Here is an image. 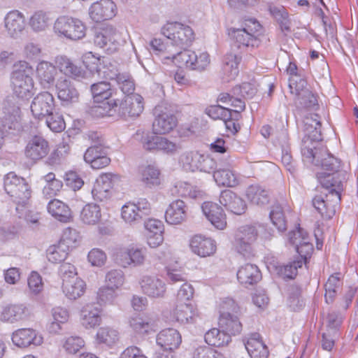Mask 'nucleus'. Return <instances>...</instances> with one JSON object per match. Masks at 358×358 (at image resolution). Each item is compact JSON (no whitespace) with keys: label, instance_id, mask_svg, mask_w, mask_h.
Here are the masks:
<instances>
[{"label":"nucleus","instance_id":"1","mask_svg":"<svg viewBox=\"0 0 358 358\" xmlns=\"http://www.w3.org/2000/svg\"><path fill=\"white\" fill-rule=\"evenodd\" d=\"M264 33L263 25L254 17L243 18L240 28L231 27L227 29L228 37L238 48L259 47Z\"/></svg>","mask_w":358,"mask_h":358},{"label":"nucleus","instance_id":"2","mask_svg":"<svg viewBox=\"0 0 358 358\" xmlns=\"http://www.w3.org/2000/svg\"><path fill=\"white\" fill-rule=\"evenodd\" d=\"M79 242L80 235L76 230L71 227L64 229L59 241L48 248L46 257L48 261L53 264L64 262L69 253L78 246Z\"/></svg>","mask_w":358,"mask_h":358},{"label":"nucleus","instance_id":"3","mask_svg":"<svg viewBox=\"0 0 358 358\" xmlns=\"http://www.w3.org/2000/svg\"><path fill=\"white\" fill-rule=\"evenodd\" d=\"M161 34L169 40L171 44L176 49H185L192 45L195 39L193 29L178 21H168L160 29Z\"/></svg>","mask_w":358,"mask_h":358},{"label":"nucleus","instance_id":"4","mask_svg":"<svg viewBox=\"0 0 358 358\" xmlns=\"http://www.w3.org/2000/svg\"><path fill=\"white\" fill-rule=\"evenodd\" d=\"M14 68L11 76L14 94L22 99L30 97L34 88V69L24 61L18 62L14 65Z\"/></svg>","mask_w":358,"mask_h":358},{"label":"nucleus","instance_id":"5","mask_svg":"<svg viewBox=\"0 0 358 358\" xmlns=\"http://www.w3.org/2000/svg\"><path fill=\"white\" fill-rule=\"evenodd\" d=\"M239 315L240 307L234 300L227 299L222 303L217 324L231 338L243 331V324L240 321Z\"/></svg>","mask_w":358,"mask_h":358},{"label":"nucleus","instance_id":"6","mask_svg":"<svg viewBox=\"0 0 358 358\" xmlns=\"http://www.w3.org/2000/svg\"><path fill=\"white\" fill-rule=\"evenodd\" d=\"M62 289L65 296L76 300L83 296L87 290V284L78 276L76 267L70 264L63 266Z\"/></svg>","mask_w":358,"mask_h":358},{"label":"nucleus","instance_id":"7","mask_svg":"<svg viewBox=\"0 0 358 358\" xmlns=\"http://www.w3.org/2000/svg\"><path fill=\"white\" fill-rule=\"evenodd\" d=\"M53 29L57 36L70 40L81 39L86 34V27L80 19L66 15L59 17Z\"/></svg>","mask_w":358,"mask_h":358},{"label":"nucleus","instance_id":"8","mask_svg":"<svg viewBox=\"0 0 358 358\" xmlns=\"http://www.w3.org/2000/svg\"><path fill=\"white\" fill-rule=\"evenodd\" d=\"M124 42L122 32L115 25L108 24L99 27L95 33L94 43L108 52L118 50Z\"/></svg>","mask_w":358,"mask_h":358},{"label":"nucleus","instance_id":"9","mask_svg":"<svg viewBox=\"0 0 358 358\" xmlns=\"http://www.w3.org/2000/svg\"><path fill=\"white\" fill-rule=\"evenodd\" d=\"M298 234L294 233L293 236L290 237V240L292 243L296 246V250L299 255V257L279 269L280 275L285 279H294L297 275L298 268L302 266L313 251V245L308 242L303 241L298 244L295 241Z\"/></svg>","mask_w":358,"mask_h":358},{"label":"nucleus","instance_id":"10","mask_svg":"<svg viewBox=\"0 0 358 358\" xmlns=\"http://www.w3.org/2000/svg\"><path fill=\"white\" fill-rule=\"evenodd\" d=\"M4 189L18 204H25L31 197V191L28 183L23 178L18 177L13 172L5 176Z\"/></svg>","mask_w":358,"mask_h":358},{"label":"nucleus","instance_id":"11","mask_svg":"<svg viewBox=\"0 0 358 358\" xmlns=\"http://www.w3.org/2000/svg\"><path fill=\"white\" fill-rule=\"evenodd\" d=\"M94 101L99 105L98 108H102L104 115H110V112L118 106L119 99L113 94L110 85L106 82L94 84L91 87Z\"/></svg>","mask_w":358,"mask_h":358},{"label":"nucleus","instance_id":"12","mask_svg":"<svg viewBox=\"0 0 358 358\" xmlns=\"http://www.w3.org/2000/svg\"><path fill=\"white\" fill-rule=\"evenodd\" d=\"M145 261L144 249L134 244L122 248L115 255L116 263L122 268L141 266Z\"/></svg>","mask_w":358,"mask_h":358},{"label":"nucleus","instance_id":"13","mask_svg":"<svg viewBox=\"0 0 358 358\" xmlns=\"http://www.w3.org/2000/svg\"><path fill=\"white\" fill-rule=\"evenodd\" d=\"M120 181V176L113 173H101L95 180L92 194L96 201H102L108 199L112 191Z\"/></svg>","mask_w":358,"mask_h":358},{"label":"nucleus","instance_id":"14","mask_svg":"<svg viewBox=\"0 0 358 358\" xmlns=\"http://www.w3.org/2000/svg\"><path fill=\"white\" fill-rule=\"evenodd\" d=\"M13 344L21 349L31 346H39L43 342L41 334L35 329L29 327L19 328L11 334Z\"/></svg>","mask_w":358,"mask_h":358},{"label":"nucleus","instance_id":"15","mask_svg":"<svg viewBox=\"0 0 358 358\" xmlns=\"http://www.w3.org/2000/svg\"><path fill=\"white\" fill-rule=\"evenodd\" d=\"M49 152L48 141L41 136H34L28 141L24 155L28 162L35 164L45 157Z\"/></svg>","mask_w":358,"mask_h":358},{"label":"nucleus","instance_id":"16","mask_svg":"<svg viewBox=\"0 0 358 358\" xmlns=\"http://www.w3.org/2000/svg\"><path fill=\"white\" fill-rule=\"evenodd\" d=\"M116 4L112 0H99L89 8V16L95 22H101L113 19L117 14Z\"/></svg>","mask_w":358,"mask_h":358},{"label":"nucleus","instance_id":"17","mask_svg":"<svg viewBox=\"0 0 358 358\" xmlns=\"http://www.w3.org/2000/svg\"><path fill=\"white\" fill-rule=\"evenodd\" d=\"M155 118L152 123V131L155 134H166L177 125V118L167 109L157 107L155 110Z\"/></svg>","mask_w":358,"mask_h":358},{"label":"nucleus","instance_id":"18","mask_svg":"<svg viewBox=\"0 0 358 358\" xmlns=\"http://www.w3.org/2000/svg\"><path fill=\"white\" fill-rule=\"evenodd\" d=\"M170 317L180 324H191L196 322L199 317L196 306L192 302H177L170 313Z\"/></svg>","mask_w":358,"mask_h":358},{"label":"nucleus","instance_id":"19","mask_svg":"<svg viewBox=\"0 0 358 358\" xmlns=\"http://www.w3.org/2000/svg\"><path fill=\"white\" fill-rule=\"evenodd\" d=\"M171 256L170 251L161 250L156 253L155 259L161 264H167L165 266V270L166 276L171 282L176 283L185 281V272L181 264L178 261H175L173 264H168V259Z\"/></svg>","mask_w":358,"mask_h":358},{"label":"nucleus","instance_id":"20","mask_svg":"<svg viewBox=\"0 0 358 358\" xmlns=\"http://www.w3.org/2000/svg\"><path fill=\"white\" fill-rule=\"evenodd\" d=\"M138 285L142 292L150 297H162L166 292L165 283L155 275H142L138 280Z\"/></svg>","mask_w":358,"mask_h":358},{"label":"nucleus","instance_id":"21","mask_svg":"<svg viewBox=\"0 0 358 358\" xmlns=\"http://www.w3.org/2000/svg\"><path fill=\"white\" fill-rule=\"evenodd\" d=\"M243 341L250 358H268L269 351L260 334L250 333Z\"/></svg>","mask_w":358,"mask_h":358},{"label":"nucleus","instance_id":"22","mask_svg":"<svg viewBox=\"0 0 358 358\" xmlns=\"http://www.w3.org/2000/svg\"><path fill=\"white\" fill-rule=\"evenodd\" d=\"M150 211V203L142 200L137 203L127 202L122 207V218L127 223H134L141 220L143 215H148Z\"/></svg>","mask_w":358,"mask_h":358},{"label":"nucleus","instance_id":"23","mask_svg":"<svg viewBox=\"0 0 358 358\" xmlns=\"http://www.w3.org/2000/svg\"><path fill=\"white\" fill-rule=\"evenodd\" d=\"M54 108V97L48 92L38 94L34 99L31 105V113L38 119L51 115Z\"/></svg>","mask_w":358,"mask_h":358},{"label":"nucleus","instance_id":"24","mask_svg":"<svg viewBox=\"0 0 358 358\" xmlns=\"http://www.w3.org/2000/svg\"><path fill=\"white\" fill-rule=\"evenodd\" d=\"M145 237L150 248H157L164 242V225L157 219H148L145 222Z\"/></svg>","mask_w":358,"mask_h":358},{"label":"nucleus","instance_id":"25","mask_svg":"<svg viewBox=\"0 0 358 358\" xmlns=\"http://www.w3.org/2000/svg\"><path fill=\"white\" fill-rule=\"evenodd\" d=\"M143 148L148 151H161L166 154H173L180 147L165 137L147 136L142 141Z\"/></svg>","mask_w":358,"mask_h":358},{"label":"nucleus","instance_id":"26","mask_svg":"<svg viewBox=\"0 0 358 358\" xmlns=\"http://www.w3.org/2000/svg\"><path fill=\"white\" fill-rule=\"evenodd\" d=\"M103 310L96 303L86 304L80 310V320L81 324L87 329L99 326L102 321Z\"/></svg>","mask_w":358,"mask_h":358},{"label":"nucleus","instance_id":"27","mask_svg":"<svg viewBox=\"0 0 358 358\" xmlns=\"http://www.w3.org/2000/svg\"><path fill=\"white\" fill-rule=\"evenodd\" d=\"M257 236V231L255 227L245 225L240 227L235 234L236 248L241 252L249 250Z\"/></svg>","mask_w":358,"mask_h":358},{"label":"nucleus","instance_id":"28","mask_svg":"<svg viewBox=\"0 0 358 358\" xmlns=\"http://www.w3.org/2000/svg\"><path fill=\"white\" fill-rule=\"evenodd\" d=\"M156 342L165 351L174 352L182 343V336L178 330L169 328L157 334Z\"/></svg>","mask_w":358,"mask_h":358},{"label":"nucleus","instance_id":"29","mask_svg":"<svg viewBox=\"0 0 358 358\" xmlns=\"http://www.w3.org/2000/svg\"><path fill=\"white\" fill-rule=\"evenodd\" d=\"M201 208L208 220L215 228L222 230L226 227L227 217L221 206L211 201H206Z\"/></svg>","mask_w":358,"mask_h":358},{"label":"nucleus","instance_id":"30","mask_svg":"<svg viewBox=\"0 0 358 358\" xmlns=\"http://www.w3.org/2000/svg\"><path fill=\"white\" fill-rule=\"evenodd\" d=\"M143 99L139 94L124 96V100L118 102V111L124 115L136 117L143 110Z\"/></svg>","mask_w":358,"mask_h":358},{"label":"nucleus","instance_id":"31","mask_svg":"<svg viewBox=\"0 0 358 358\" xmlns=\"http://www.w3.org/2000/svg\"><path fill=\"white\" fill-rule=\"evenodd\" d=\"M317 177L322 187L328 189V194L331 196L334 194L341 195L343 186L341 174L340 173L319 171L317 173Z\"/></svg>","mask_w":358,"mask_h":358},{"label":"nucleus","instance_id":"32","mask_svg":"<svg viewBox=\"0 0 358 358\" xmlns=\"http://www.w3.org/2000/svg\"><path fill=\"white\" fill-rule=\"evenodd\" d=\"M208 158L197 151H190L180 156V163L188 171H206V163Z\"/></svg>","mask_w":358,"mask_h":358},{"label":"nucleus","instance_id":"33","mask_svg":"<svg viewBox=\"0 0 358 358\" xmlns=\"http://www.w3.org/2000/svg\"><path fill=\"white\" fill-rule=\"evenodd\" d=\"M219 201L227 210L236 215L243 214L247 208L245 201L229 189L221 192Z\"/></svg>","mask_w":358,"mask_h":358},{"label":"nucleus","instance_id":"34","mask_svg":"<svg viewBox=\"0 0 358 358\" xmlns=\"http://www.w3.org/2000/svg\"><path fill=\"white\" fill-rule=\"evenodd\" d=\"M190 248L194 253L202 257L213 255L217 250L214 240L201 235H195L192 238Z\"/></svg>","mask_w":358,"mask_h":358},{"label":"nucleus","instance_id":"35","mask_svg":"<svg viewBox=\"0 0 358 358\" xmlns=\"http://www.w3.org/2000/svg\"><path fill=\"white\" fill-rule=\"evenodd\" d=\"M150 51L159 57L162 64L169 65L176 49L171 44L160 38H154L150 43Z\"/></svg>","mask_w":358,"mask_h":358},{"label":"nucleus","instance_id":"36","mask_svg":"<svg viewBox=\"0 0 358 358\" xmlns=\"http://www.w3.org/2000/svg\"><path fill=\"white\" fill-rule=\"evenodd\" d=\"M187 206L181 199L173 201L165 211V220L170 224H179L185 220Z\"/></svg>","mask_w":358,"mask_h":358},{"label":"nucleus","instance_id":"37","mask_svg":"<svg viewBox=\"0 0 358 358\" xmlns=\"http://www.w3.org/2000/svg\"><path fill=\"white\" fill-rule=\"evenodd\" d=\"M238 94V92L234 88L229 92H221L217 99L220 102L229 107H227L229 112L242 113L245 110V103Z\"/></svg>","mask_w":358,"mask_h":358},{"label":"nucleus","instance_id":"38","mask_svg":"<svg viewBox=\"0 0 358 358\" xmlns=\"http://www.w3.org/2000/svg\"><path fill=\"white\" fill-rule=\"evenodd\" d=\"M29 316L30 313L25 306L22 304H11L3 308L1 319L3 321L13 323L27 320Z\"/></svg>","mask_w":358,"mask_h":358},{"label":"nucleus","instance_id":"39","mask_svg":"<svg viewBox=\"0 0 358 358\" xmlns=\"http://www.w3.org/2000/svg\"><path fill=\"white\" fill-rule=\"evenodd\" d=\"M48 212L57 220L62 222H70L72 219L71 210L69 206L57 199L49 201Z\"/></svg>","mask_w":358,"mask_h":358},{"label":"nucleus","instance_id":"40","mask_svg":"<svg viewBox=\"0 0 358 358\" xmlns=\"http://www.w3.org/2000/svg\"><path fill=\"white\" fill-rule=\"evenodd\" d=\"M57 68L68 77L76 79L83 78L85 72L80 67L76 65L73 61L66 56L60 55L55 59Z\"/></svg>","mask_w":358,"mask_h":358},{"label":"nucleus","instance_id":"41","mask_svg":"<svg viewBox=\"0 0 358 358\" xmlns=\"http://www.w3.org/2000/svg\"><path fill=\"white\" fill-rule=\"evenodd\" d=\"M5 27L11 36L21 33L25 27L24 16L18 10L10 11L5 17Z\"/></svg>","mask_w":358,"mask_h":358},{"label":"nucleus","instance_id":"42","mask_svg":"<svg viewBox=\"0 0 358 358\" xmlns=\"http://www.w3.org/2000/svg\"><path fill=\"white\" fill-rule=\"evenodd\" d=\"M261 272L254 264H247L242 266L237 272V279L244 285H254L261 280Z\"/></svg>","mask_w":358,"mask_h":358},{"label":"nucleus","instance_id":"43","mask_svg":"<svg viewBox=\"0 0 358 358\" xmlns=\"http://www.w3.org/2000/svg\"><path fill=\"white\" fill-rule=\"evenodd\" d=\"M176 49L172 56L170 64L178 68L192 71L194 59H196V52L190 50Z\"/></svg>","mask_w":358,"mask_h":358},{"label":"nucleus","instance_id":"44","mask_svg":"<svg viewBox=\"0 0 358 358\" xmlns=\"http://www.w3.org/2000/svg\"><path fill=\"white\" fill-rule=\"evenodd\" d=\"M205 342L210 346L215 348H224L227 346L231 338L219 327L211 328L204 335Z\"/></svg>","mask_w":358,"mask_h":358},{"label":"nucleus","instance_id":"45","mask_svg":"<svg viewBox=\"0 0 358 358\" xmlns=\"http://www.w3.org/2000/svg\"><path fill=\"white\" fill-rule=\"evenodd\" d=\"M241 59V55L231 52L224 56L223 71L227 80H234L238 75V66Z\"/></svg>","mask_w":358,"mask_h":358},{"label":"nucleus","instance_id":"46","mask_svg":"<svg viewBox=\"0 0 358 358\" xmlns=\"http://www.w3.org/2000/svg\"><path fill=\"white\" fill-rule=\"evenodd\" d=\"M216 183L220 186L234 187L237 186L239 178L237 173L230 169H219L213 173Z\"/></svg>","mask_w":358,"mask_h":358},{"label":"nucleus","instance_id":"47","mask_svg":"<svg viewBox=\"0 0 358 358\" xmlns=\"http://www.w3.org/2000/svg\"><path fill=\"white\" fill-rule=\"evenodd\" d=\"M45 182L43 187V194L47 198H52L58 194L63 187V182L56 178L54 173L50 172L43 177Z\"/></svg>","mask_w":358,"mask_h":358},{"label":"nucleus","instance_id":"48","mask_svg":"<svg viewBox=\"0 0 358 358\" xmlns=\"http://www.w3.org/2000/svg\"><path fill=\"white\" fill-rule=\"evenodd\" d=\"M80 217L82 222L86 224H98L101 218L100 206L93 203L86 204L80 212Z\"/></svg>","mask_w":358,"mask_h":358},{"label":"nucleus","instance_id":"49","mask_svg":"<svg viewBox=\"0 0 358 358\" xmlns=\"http://www.w3.org/2000/svg\"><path fill=\"white\" fill-rule=\"evenodd\" d=\"M95 341L98 344L111 346L119 341V333L109 327H100L96 334Z\"/></svg>","mask_w":358,"mask_h":358},{"label":"nucleus","instance_id":"50","mask_svg":"<svg viewBox=\"0 0 358 358\" xmlns=\"http://www.w3.org/2000/svg\"><path fill=\"white\" fill-rule=\"evenodd\" d=\"M247 199L253 204L264 205L268 202L267 192L259 185H252L246 190Z\"/></svg>","mask_w":358,"mask_h":358},{"label":"nucleus","instance_id":"51","mask_svg":"<svg viewBox=\"0 0 358 358\" xmlns=\"http://www.w3.org/2000/svg\"><path fill=\"white\" fill-rule=\"evenodd\" d=\"M269 217L271 222L279 231H285L287 229V220L280 204L275 203L271 206Z\"/></svg>","mask_w":358,"mask_h":358},{"label":"nucleus","instance_id":"52","mask_svg":"<svg viewBox=\"0 0 358 358\" xmlns=\"http://www.w3.org/2000/svg\"><path fill=\"white\" fill-rule=\"evenodd\" d=\"M315 165L320 166V171L339 173L338 170L340 166V162L328 153H322L320 158L315 162Z\"/></svg>","mask_w":358,"mask_h":358},{"label":"nucleus","instance_id":"53","mask_svg":"<svg viewBox=\"0 0 358 358\" xmlns=\"http://www.w3.org/2000/svg\"><path fill=\"white\" fill-rule=\"evenodd\" d=\"M58 98L64 101L73 102L78 98V94L75 87L64 80L57 85Z\"/></svg>","mask_w":358,"mask_h":358},{"label":"nucleus","instance_id":"54","mask_svg":"<svg viewBox=\"0 0 358 358\" xmlns=\"http://www.w3.org/2000/svg\"><path fill=\"white\" fill-rule=\"evenodd\" d=\"M53 320L50 325L52 332L57 333L62 329V324L66 323L69 318V312L62 308L57 307L52 310Z\"/></svg>","mask_w":358,"mask_h":358},{"label":"nucleus","instance_id":"55","mask_svg":"<svg viewBox=\"0 0 358 358\" xmlns=\"http://www.w3.org/2000/svg\"><path fill=\"white\" fill-rule=\"evenodd\" d=\"M56 68V65L54 66L48 62H42L38 65L36 73L41 81L51 83L55 80Z\"/></svg>","mask_w":358,"mask_h":358},{"label":"nucleus","instance_id":"56","mask_svg":"<svg viewBox=\"0 0 358 358\" xmlns=\"http://www.w3.org/2000/svg\"><path fill=\"white\" fill-rule=\"evenodd\" d=\"M295 103L300 109L316 110L318 108V96L310 90L296 99Z\"/></svg>","mask_w":358,"mask_h":358},{"label":"nucleus","instance_id":"57","mask_svg":"<svg viewBox=\"0 0 358 358\" xmlns=\"http://www.w3.org/2000/svg\"><path fill=\"white\" fill-rule=\"evenodd\" d=\"M51 17L43 11H37L29 20L30 27L36 31L45 30L51 22Z\"/></svg>","mask_w":358,"mask_h":358},{"label":"nucleus","instance_id":"58","mask_svg":"<svg viewBox=\"0 0 358 358\" xmlns=\"http://www.w3.org/2000/svg\"><path fill=\"white\" fill-rule=\"evenodd\" d=\"M141 179L147 185H159L160 171L155 166L148 165L141 171Z\"/></svg>","mask_w":358,"mask_h":358},{"label":"nucleus","instance_id":"59","mask_svg":"<svg viewBox=\"0 0 358 358\" xmlns=\"http://www.w3.org/2000/svg\"><path fill=\"white\" fill-rule=\"evenodd\" d=\"M339 273L333 274L329 276L325 284L324 297L326 302L331 303L336 296V289L340 286L341 278Z\"/></svg>","mask_w":358,"mask_h":358},{"label":"nucleus","instance_id":"60","mask_svg":"<svg viewBox=\"0 0 358 358\" xmlns=\"http://www.w3.org/2000/svg\"><path fill=\"white\" fill-rule=\"evenodd\" d=\"M312 204L324 219L330 220L335 215V210L332 206L329 207L328 209L324 208V197L322 194L315 195Z\"/></svg>","mask_w":358,"mask_h":358},{"label":"nucleus","instance_id":"61","mask_svg":"<svg viewBox=\"0 0 358 358\" xmlns=\"http://www.w3.org/2000/svg\"><path fill=\"white\" fill-rule=\"evenodd\" d=\"M242 113L229 112L227 116L223 120L227 131L231 134H237L241 128V120H242Z\"/></svg>","mask_w":358,"mask_h":358},{"label":"nucleus","instance_id":"62","mask_svg":"<svg viewBox=\"0 0 358 358\" xmlns=\"http://www.w3.org/2000/svg\"><path fill=\"white\" fill-rule=\"evenodd\" d=\"M129 326L135 333L139 334H148L150 330H152V324L150 320L148 319H143L138 316L131 318L129 320Z\"/></svg>","mask_w":358,"mask_h":358},{"label":"nucleus","instance_id":"63","mask_svg":"<svg viewBox=\"0 0 358 358\" xmlns=\"http://www.w3.org/2000/svg\"><path fill=\"white\" fill-rule=\"evenodd\" d=\"M124 281L123 273L120 271L113 270L106 274L105 286L115 291L123 285Z\"/></svg>","mask_w":358,"mask_h":358},{"label":"nucleus","instance_id":"64","mask_svg":"<svg viewBox=\"0 0 358 358\" xmlns=\"http://www.w3.org/2000/svg\"><path fill=\"white\" fill-rule=\"evenodd\" d=\"M193 358H226L224 355L217 350L206 346L196 348L192 355Z\"/></svg>","mask_w":358,"mask_h":358}]
</instances>
